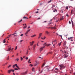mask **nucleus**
<instances>
[{"label": "nucleus", "mask_w": 75, "mask_h": 75, "mask_svg": "<svg viewBox=\"0 0 75 75\" xmlns=\"http://www.w3.org/2000/svg\"><path fill=\"white\" fill-rule=\"evenodd\" d=\"M14 49V48H12L11 49V51H13V50Z\"/></svg>", "instance_id": "8fccbe9b"}, {"label": "nucleus", "mask_w": 75, "mask_h": 75, "mask_svg": "<svg viewBox=\"0 0 75 75\" xmlns=\"http://www.w3.org/2000/svg\"><path fill=\"white\" fill-rule=\"evenodd\" d=\"M64 52L65 53V55H67V54H68V53H66V51H64Z\"/></svg>", "instance_id": "c9c22d12"}, {"label": "nucleus", "mask_w": 75, "mask_h": 75, "mask_svg": "<svg viewBox=\"0 0 75 75\" xmlns=\"http://www.w3.org/2000/svg\"><path fill=\"white\" fill-rule=\"evenodd\" d=\"M37 65H38V64H36H36H35L34 65L35 66H35H37Z\"/></svg>", "instance_id": "72a5a7b5"}, {"label": "nucleus", "mask_w": 75, "mask_h": 75, "mask_svg": "<svg viewBox=\"0 0 75 75\" xmlns=\"http://www.w3.org/2000/svg\"><path fill=\"white\" fill-rule=\"evenodd\" d=\"M55 69L56 70H57H57H58V69H57V68H56Z\"/></svg>", "instance_id": "13d9d810"}, {"label": "nucleus", "mask_w": 75, "mask_h": 75, "mask_svg": "<svg viewBox=\"0 0 75 75\" xmlns=\"http://www.w3.org/2000/svg\"><path fill=\"white\" fill-rule=\"evenodd\" d=\"M23 41V40H21L20 41V42H22V41Z\"/></svg>", "instance_id": "052dcab7"}, {"label": "nucleus", "mask_w": 75, "mask_h": 75, "mask_svg": "<svg viewBox=\"0 0 75 75\" xmlns=\"http://www.w3.org/2000/svg\"><path fill=\"white\" fill-rule=\"evenodd\" d=\"M47 71H51V70H50V69H47Z\"/></svg>", "instance_id": "c03bdc74"}, {"label": "nucleus", "mask_w": 75, "mask_h": 75, "mask_svg": "<svg viewBox=\"0 0 75 75\" xmlns=\"http://www.w3.org/2000/svg\"><path fill=\"white\" fill-rule=\"evenodd\" d=\"M50 44L49 45H47V43H45L44 44V45H45L44 46H46V45H47L48 46H49V45H50Z\"/></svg>", "instance_id": "f8f14e48"}, {"label": "nucleus", "mask_w": 75, "mask_h": 75, "mask_svg": "<svg viewBox=\"0 0 75 75\" xmlns=\"http://www.w3.org/2000/svg\"><path fill=\"white\" fill-rule=\"evenodd\" d=\"M55 11H56V12H57V10L56 9H55L53 11V12H54V13H55Z\"/></svg>", "instance_id": "2eb2a0df"}, {"label": "nucleus", "mask_w": 75, "mask_h": 75, "mask_svg": "<svg viewBox=\"0 0 75 75\" xmlns=\"http://www.w3.org/2000/svg\"><path fill=\"white\" fill-rule=\"evenodd\" d=\"M51 29H56V28H55V27H51Z\"/></svg>", "instance_id": "5701e85b"}, {"label": "nucleus", "mask_w": 75, "mask_h": 75, "mask_svg": "<svg viewBox=\"0 0 75 75\" xmlns=\"http://www.w3.org/2000/svg\"><path fill=\"white\" fill-rule=\"evenodd\" d=\"M40 37H41L40 36H39L38 37V38L39 39L40 38Z\"/></svg>", "instance_id": "338daca9"}, {"label": "nucleus", "mask_w": 75, "mask_h": 75, "mask_svg": "<svg viewBox=\"0 0 75 75\" xmlns=\"http://www.w3.org/2000/svg\"><path fill=\"white\" fill-rule=\"evenodd\" d=\"M27 28V26H24L23 27V28Z\"/></svg>", "instance_id": "7c9ffc66"}, {"label": "nucleus", "mask_w": 75, "mask_h": 75, "mask_svg": "<svg viewBox=\"0 0 75 75\" xmlns=\"http://www.w3.org/2000/svg\"><path fill=\"white\" fill-rule=\"evenodd\" d=\"M14 69H15V70H18V69L17 68H15Z\"/></svg>", "instance_id": "37998d69"}, {"label": "nucleus", "mask_w": 75, "mask_h": 75, "mask_svg": "<svg viewBox=\"0 0 75 75\" xmlns=\"http://www.w3.org/2000/svg\"><path fill=\"white\" fill-rule=\"evenodd\" d=\"M71 23H72V25H74V22H73V21H72V20H71Z\"/></svg>", "instance_id": "c85d7f7f"}, {"label": "nucleus", "mask_w": 75, "mask_h": 75, "mask_svg": "<svg viewBox=\"0 0 75 75\" xmlns=\"http://www.w3.org/2000/svg\"><path fill=\"white\" fill-rule=\"evenodd\" d=\"M35 13H38V11H37V12H35Z\"/></svg>", "instance_id": "5fc2aeb1"}, {"label": "nucleus", "mask_w": 75, "mask_h": 75, "mask_svg": "<svg viewBox=\"0 0 75 75\" xmlns=\"http://www.w3.org/2000/svg\"><path fill=\"white\" fill-rule=\"evenodd\" d=\"M18 68V69H20L19 68V67L17 65V64H15L13 65V68H15V67H16Z\"/></svg>", "instance_id": "f257e3e1"}, {"label": "nucleus", "mask_w": 75, "mask_h": 75, "mask_svg": "<svg viewBox=\"0 0 75 75\" xmlns=\"http://www.w3.org/2000/svg\"><path fill=\"white\" fill-rule=\"evenodd\" d=\"M11 65H9V66H8V68H10V67H11Z\"/></svg>", "instance_id": "f704fd0d"}, {"label": "nucleus", "mask_w": 75, "mask_h": 75, "mask_svg": "<svg viewBox=\"0 0 75 75\" xmlns=\"http://www.w3.org/2000/svg\"><path fill=\"white\" fill-rule=\"evenodd\" d=\"M28 57H26V59L27 60L28 59Z\"/></svg>", "instance_id": "e2e57ef3"}, {"label": "nucleus", "mask_w": 75, "mask_h": 75, "mask_svg": "<svg viewBox=\"0 0 75 75\" xmlns=\"http://www.w3.org/2000/svg\"><path fill=\"white\" fill-rule=\"evenodd\" d=\"M11 35H8V36L6 38H10V37Z\"/></svg>", "instance_id": "393cba45"}, {"label": "nucleus", "mask_w": 75, "mask_h": 75, "mask_svg": "<svg viewBox=\"0 0 75 75\" xmlns=\"http://www.w3.org/2000/svg\"><path fill=\"white\" fill-rule=\"evenodd\" d=\"M42 72H43V70H42L41 72H40V73H42Z\"/></svg>", "instance_id": "603ef678"}, {"label": "nucleus", "mask_w": 75, "mask_h": 75, "mask_svg": "<svg viewBox=\"0 0 75 75\" xmlns=\"http://www.w3.org/2000/svg\"><path fill=\"white\" fill-rule=\"evenodd\" d=\"M35 46L34 47H33V49L34 50V49H35Z\"/></svg>", "instance_id": "680f3d73"}, {"label": "nucleus", "mask_w": 75, "mask_h": 75, "mask_svg": "<svg viewBox=\"0 0 75 75\" xmlns=\"http://www.w3.org/2000/svg\"><path fill=\"white\" fill-rule=\"evenodd\" d=\"M30 66L31 67H32L33 65L32 64H30Z\"/></svg>", "instance_id": "a18cd8bd"}, {"label": "nucleus", "mask_w": 75, "mask_h": 75, "mask_svg": "<svg viewBox=\"0 0 75 75\" xmlns=\"http://www.w3.org/2000/svg\"><path fill=\"white\" fill-rule=\"evenodd\" d=\"M11 50V47L8 48V50H7V51H10Z\"/></svg>", "instance_id": "9b49d317"}, {"label": "nucleus", "mask_w": 75, "mask_h": 75, "mask_svg": "<svg viewBox=\"0 0 75 75\" xmlns=\"http://www.w3.org/2000/svg\"><path fill=\"white\" fill-rule=\"evenodd\" d=\"M23 21V19H21V20L18 21V23H20L21 22Z\"/></svg>", "instance_id": "bb28decb"}, {"label": "nucleus", "mask_w": 75, "mask_h": 75, "mask_svg": "<svg viewBox=\"0 0 75 75\" xmlns=\"http://www.w3.org/2000/svg\"><path fill=\"white\" fill-rule=\"evenodd\" d=\"M11 71H12V72H14V70L13 69H11V70H8V72L9 73V74H10V72Z\"/></svg>", "instance_id": "7ed1b4c3"}, {"label": "nucleus", "mask_w": 75, "mask_h": 75, "mask_svg": "<svg viewBox=\"0 0 75 75\" xmlns=\"http://www.w3.org/2000/svg\"><path fill=\"white\" fill-rule=\"evenodd\" d=\"M32 71L35 72V69L34 67H33L32 69Z\"/></svg>", "instance_id": "9d476101"}, {"label": "nucleus", "mask_w": 75, "mask_h": 75, "mask_svg": "<svg viewBox=\"0 0 75 75\" xmlns=\"http://www.w3.org/2000/svg\"><path fill=\"white\" fill-rule=\"evenodd\" d=\"M63 11H64V10L63 9H62L61 11V13H63Z\"/></svg>", "instance_id": "a878e982"}, {"label": "nucleus", "mask_w": 75, "mask_h": 75, "mask_svg": "<svg viewBox=\"0 0 75 75\" xmlns=\"http://www.w3.org/2000/svg\"><path fill=\"white\" fill-rule=\"evenodd\" d=\"M45 65V63H44L42 65V68H43V67H44V66Z\"/></svg>", "instance_id": "f3484780"}, {"label": "nucleus", "mask_w": 75, "mask_h": 75, "mask_svg": "<svg viewBox=\"0 0 75 75\" xmlns=\"http://www.w3.org/2000/svg\"><path fill=\"white\" fill-rule=\"evenodd\" d=\"M34 42V41H33L32 42H30V45H33V43Z\"/></svg>", "instance_id": "6e6552de"}, {"label": "nucleus", "mask_w": 75, "mask_h": 75, "mask_svg": "<svg viewBox=\"0 0 75 75\" xmlns=\"http://www.w3.org/2000/svg\"><path fill=\"white\" fill-rule=\"evenodd\" d=\"M37 46H39L38 44V43L37 44Z\"/></svg>", "instance_id": "774afa93"}, {"label": "nucleus", "mask_w": 75, "mask_h": 75, "mask_svg": "<svg viewBox=\"0 0 75 75\" xmlns=\"http://www.w3.org/2000/svg\"><path fill=\"white\" fill-rule=\"evenodd\" d=\"M64 58H67L68 57V55H67V54H64Z\"/></svg>", "instance_id": "ddd939ff"}, {"label": "nucleus", "mask_w": 75, "mask_h": 75, "mask_svg": "<svg viewBox=\"0 0 75 75\" xmlns=\"http://www.w3.org/2000/svg\"><path fill=\"white\" fill-rule=\"evenodd\" d=\"M6 42V41L5 40H3V43H5Z\"/></svg>", "instance_id": "4c0bfd02"}, {"label": "nucleus", "mask_w": 75, "mask_h": 75, "mask_svg": "<svg viewBox=\"0 0 75 75\" xmlns=\"http://www.w3.org/2000/svg\"><path fill=\"white\" fill-rule=\"evenodd\" d=\"M23 58H22V57H21V61H23Z\"/></svg>", "instance_id": "2f4dec72"}, {"label": "nucleus", "mask_w": 75, "mask_h": 75, "mask_svg": "<svg viewBox=\"0 0 75 75\" xmlns=\"http://www.w3.org/2000/svg\"><path fill=\"white\" fill-rule=\"evenodd\" d=\"M7 60H8V59H9V58L8 57L7 58Z\"/></svg>", "instance_id": "69168bd1"}, {"label": "nucleus", "mask_w": 75, "mask_h": 75, "mask_svg": "<svg viewBox=\"0 0 75 75\" xmlns=\"http://www.w3.org/2000/svg\"><path fill=\"white\" fill-rule=\"evenodd\" d=\"M23 19H26V18L27 19H28V18H27V17H25V16H24V17H23Z\"/></svg>", "instance_id": "4468645a"}, {"label": "nucleus", "mask_w": 75, "mask_h": 75, "mask_svg": "<svg viewBox=\"0 0 75 75\" xmlns=\"http://www.w3.org/2000/svg\"><path fill=\"white\" fill-rule=\"evenodd\" d=\"M35 62L36 63V64H38H38H39V62H37V61H36Z\"/></svg>", "instance_id": "412c9836"}, {"label": "nucleus", "mask_w": 75, "mask_h": 75, "mask_svg": "<svg viewBox=\"0 0 75 75\" xmlns=\"http://www.w3.org/2000/svg\"><path fill=\"white\" fill-rule=\"evenodd\" d=\"M72 14H73V11L72 10L71 11V15Z\"/></svg>", "instance_id": "4be33fe9"}, {"label": "nucleus", "mask_w": 75, "mask_h": 75, "mask_svg": "<svg viewBox=\"0 0 75 75\" xmlns=\"http://www.w3.org/2000/svg\"><path fill=\"white\" fill-rule=\"evenodd\" d=\"M16 60L17 61H18V60H19V59L18 58H17L16 59Z\"/></svg>", "instance_id": "c756f323"}, {"label": "nucleus", "mask_w": 75, "mask_h": 75, "mask_svg": "<svg viewBox=\"0 0 75 75\" xmlns=\"http://www.w3.org/2000/svg\"><path fill=\"white\" fill-rule=\"evenodd\" d=\"M25 74H27V72H25L23 73H22L21 74V75H25Z\"/></svg>", "instance_id": "1a4fd4ad"}, {"label": "nucleus", "mask_w": 75, "mask_h": 75, "mask_svg": "<svg viewBox=\"0 0 75 75\" xmlns=\"http://www.w3.org/2000/svg\"><path fill=\"white\" fill-rule=\"evenodd\" d=\"M73 37H70L69 38H68V40H71V41H73V40H74L73 39Z\"/></svg>", "instance_id": "20e7f679"}, {"label": "nucleus", "mask_w": 75, "mask_h": 75, "mask_svg": "<svg viewBox=\"0 0 75 75\" xmlns=\"http://www.w3.org/2000/svg\"><path fill=\"white\" fill-rule=\"evenodd\" d=\"M45 32H46V34H49V32L48 31H45Z\"/></svg>", "instance_id": "6ab92c4d"}, {"label": "nucleus", "mask_w": 75, "mask_h": 75, "mask_svg": "<svg viewBox=\"0 0 75 75\" xmlns=\"http://www.w3.org/2000/svg\"><path fill=\"white\" fill-rule=\"evenodd\" d=\"M66 9H67V10H68V6H66Z\"/></svg>", "instance_id": "473e14b6"}, {"label": "nucleus", "mask_w": 75, "mask_h": 75, "mask_svg": "<svg viewBox=\"0 0 75 75\" xmlns=\"http://www.w3.org/2000/svg\"><path fill=\"white\" fill-rule=\"evenodd\" d=\"M55 41H56V40H55L54 41H52V42H55Z\"/></svg>", "instance_id": "bf43d9fd"}, {"label": "nucleus", "mask_w": 75, "mask_h": 75, "mask_svg": "<svg viewBox=\"0 0 75 75\" xmlns=\"http://www.w3.org/2000/svg\"><path fill=\"white\" fill-rule=\"evenodd\" d=\"M17 48V46H16L15 49V50H16Z\"/></svg>", "instance_id": "58836bf2"}, {"label": "nucleus", "mask_w": 75, "mask_h": 75, "mask_svg": "<svg viewBox=\"0 0 75 75\" xmlns=\"http://www.w3.org/2000/svg\"><path fill=\"white\" fill-rule=\"evenodd\" d=\"M58 20H57L56 21V22H58Z\"/></svg>", "instance_id": "0e129e2a"}, {"label": "nucleus", "mask_w": 75, "mask_h": 75, "mask_svg": "<svg viewBox=\"0 0 75 75\" xmlns=\"http://www.w3.org/2000/svg\"><path fill=\"white\" fill-rule=\"evenodd\" d=\"M30 28V26H28V29H29V28Z\"/></svg>", "instance_id": "4d7b16f0"}, {"label": "nucleus", "mask_w": 75, "mask_h": 75, "mask_svg": "<svg viewBox=\"0 0 75 75\" xmlns=\"http://www.w3.org/2000/svg\"><path fill=\"white\" fill-rule=\"evenodd\" d=\"M45 47V46H44L43 47H42L40 48V52H41L42 51V50H43V49Z\"/></svg>", "instance_id": "39448f33"}, {"label": "nucleus", "mask_w": 75, "mask_h": 75, "mask_svg": "<svg viewBox=\"0 0 75 75\" xmlns=\"http://www.w3.org/2000/svg\"><path fill=\"white\" fill-rule=\"evenodd\" d=\"M28 50H27V52H26V54L27 55V54H28Z\"/></svg>", "instance_id": "ea45409f"}, {"label": "nucleus", "mask_w": 75, "mask_h": 75, "mask_svg": "<svg viewBox=\"0 0 75 75\" xmlns=\"http://www.w3.org/2000/svg\"><path fill=\"white\" fill-rule=\"evenodd\" d=\"M61 42H60V43L59 44V46H60V45H61Z\"/></svg>", "instance_id": "e433bc0d"}, {"label": "nucleus", "mask_w": 75, "mask_h": 75, "mask_svg": "<svg viewBox=\"0 0 75 75\" xmlns=\"http://www.w3.org/2000/svg\"><path fill=\"white\" fill-rule=\"evenodd\" d=\"M31 30V29H29L26 32V33H25V35H27V34H28V32H30Z\"/></svg>", "instance_id": "423d86ee"}, {"label": "nucleus", "mask_w": 75, "mask_h": 75, "mask_svg": "<svg viewBox=\"0 0 75 75\" xmlns=\"http://www.w3.org/2000/svg\"><path fill=\"white\" fill-rule=\"evenodd\" d=\"M64 16H63L62 18L60 19V20H64Z\"/></svg>", "instance_id": "b1692460"}, {"label": "nucleus", "mask_w": 75, "mask_h": 75, "mask_svg": "<svg viewBox=\"0 0 75 75\" xmlns=\"http://www.w3.org/2000/svg\"><path fill=\"white\" fill-rule=\"evenodd\" d=\"M69 23L70 24H71V21H69Z\"/></svg>", "instance_id": "864d4df0"}, {"label": "nucleus", "mask_w": 75, "mask_h": 75, "mask_svg": "<svg viewBox=\"0 0 75 75\" xmlns=\"http://www.w3.org/2000/svg\"><path fill=\"white\" fill-rule=\"evenodd\" d=\"M49 54H52V52H50L49 53Z\"/></svg>", "instance_id": "79ce46f5"}, {"label": "nucleus", "mask_w": 75, "mask_h": 75, "mask_svg": "<svg viewBox=\"0 0 75 75\" xmlns=\"http://www.w3.org/2000/svg\"><path fill=\"white\" fill-rule=\"evenodd\" d=\"M30 61H31V60L30 59H29L28 61V62L29 64H30V63H31V62H30Z\"/></svg>", "instance_id": "cd10ccee"}, {"label": "nucleus", "mask_w": 75, "mask_h": 75, "mask_svg": "<svg viewBox=\"0 0 75 75\" xmlns=\"http://www.w3.org/2000/svg\"><path fill=\"white\" fill-rule=\"evenodd\" d=\"M37 20H40V18H38Z\"/></svg>", "instance_id": "6e6d98bb"}, {"label": "nucleus", "mask_w": 75, "mask_h": 75, "mask_svg": "<svg viewBox=\"0 0 75 75\" xmlns=\"http://www.w3.org/2000/svg\"><path fill=\"white\" fill-rule=\"evenodd\" d=\"M15 34H16V35H17V33H14L13 34H12V35H15Z\"/></svg>", "instance_id": "09e8293b"}, {"label": "nucleus", "mask_w": 75, "mask_h": 75, "mask_svg": "<svg viewBox=\"0 0 75 75\" xmlns=\"http://www.w3.org/2000/svg\"><path fill=\"white\" fill-rule=\"evenodd\" d=\"M45 38H46V37L45 36L44 38H42L41 39H42V40H45Z\"/></svg>", "instance_id": "a211bd4d"}, {"label": "nucleus", "mask_w": 75, "mask_h": 75, "mask_svg": "<svg viewBox=\"0 0 75 75\" xmlns=\"http://www.w3.org/2000/svg\"><path fill=\"white\" fill-rule=\"evenodd\" d=\"M36 36V35H33L31 36V37H35Z\"/></svg>", "instance_id": "aec40b11"}, {"label": "nucleus", "mask_w": 75, "mask_h": 75, "mask_svg": "<svg viewBox=\"0 0 75 75\" xmlns=\"http://www.w3.org/2000/svg\"><path fill=\"white\" fill-rule=\"evenodd\" d=\"M59 36H60V37H61L62 39V35H59Z\"/></svg>", "instance_id": "49530a36"}, {"label": "nucleus", "mask_w": 75, "mask_h": 75, "mask_svg": "<svg viewBox=\"0 0 75 75\" xmlns=\"http://www.w3.org/2000/svg\"><path fill=\"white\" fill-rule=\"evenodd\" d=\"M59 67H60V70H62V68H65V67H64V65L63 64H60L59 65Z\"/></svg>", "instance_id": "f03ea898"}, {"label": "nucleus", "mask_w": 75, "mask_h": 75, "mask_svg": "<svg viewBox=\"0 0 75 75\" xmlns=\"http://www.w3.org/2000/svg\"><path fill=\"white\" fill-rule=\"evenodd\" d=\"M52 1L50 0L48 2V3H50V2H51Z\"/></svg>", "instance_id": "a19ab883"}, {"label": "nucleus", "mask_w": 75, "mask_h": 75, "mask_svg": "<svg viewBox=\"0 0 75 75\" xmlns=\"http://www.w3.org/2000/svg\"><path fill=\"white\" fill-rule=\"evenodd\" d=\"M23 34H21L20 36H21V37H22V36H23Z\"/></svg>", "instance_id": "3c124183"}, {"label": "nucleus", "mask_w": 75, "mask_h": 75, "mask_svg": "<svg viewBox=\"0 0 75 75\" xmlns=\"http://www.w3.org/2000/svg\"><path fill=\"white\" fill-rule=\"evenodd\" d=\"M66 16L67 17H69V16H68V14H66Z\"/></svg>", "instance_id": "de8ad7c7"}, {"label": "nucleus", "mask_w": 75, "mask_h": 75, "mask_svg": "<svg viewBox=\"0 0 75 75\" xmlns=\"http://www.w3.org/2000/svg\"><path fill=\"white\" fill-rule=\"evenodd\" d=\"M42 34V33H40L39 34V35L40 37H41V35Z\"/></svg>", "instance_id": "dca6fc26"}, {"label": "nucleus", "mask_w": 75, "mask_h": 75, "mask_svg": "<svg viewBox=\"0 0 75 75\" xmlns=\"http://www.w3.org/2000/svg\"><path fill=\"white\" fill-rule=\"evenodd\" d=\"M66 44H67V42H66V41H64V44L63 45V47H66Z\"/></svg>", "instance_id": "0eeeda50"}]
</instances>
